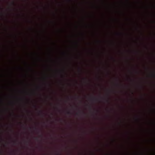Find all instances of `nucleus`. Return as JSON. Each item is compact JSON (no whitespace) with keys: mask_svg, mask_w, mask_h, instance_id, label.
<instances>
[{"mask_svg":"<svg viewBox=\"0 0 155 155\" xmlns=\"http://www.w3.org/2000/svg\"><path fill=\"white\" fill-rule=\"evenodd\" d=\"M57 155H59V153H57Z\"/></svg>","mask_w":155,"mask_h":155,"instance_id":"obj_8","label":"nucleus"},{"mask_svg":"<svg viewBox=\"0 0 155 155\" xmlns=\"http://www.w3.org/2000/svg\"><path fill=\"white\" fill-rule=\"evenodd\" d=\"M106 101L107 102H109V101L108 100H106Z\"/></svg>","mask_w":155,"mask_h":155,"instance_id":"obj_6","label":"nucleus"},{"mask_svg":"<svg viewBox=\"0 0 155 155\" xmlns=\"http://www.w3.org/2000/svg\"><path fill=\"white\" fill-rule=\"evenodd\" d=\"M91 100L92 101H96L97 100V98H94V97H93L91 99Z\"/></svg>","mask_w":155,"mask_h":155,"instance_id":"obj_2","label":"nucleus"},{"mask_svg":"<svg viewBox=\"0 0 155 155\" xmlns=\"http://www.w3.org/2000/svg\"><path fill=\"white\" fill-rule=\"evenodd\" d=\"M12 4L13 5H15V3H14V2H13L12 3Z\"/></svg>","mask_w":155,"mask_h":155,"instance_id":"obj_5","label":"nucleus"},{"mask_svg":"<svg viewBox=\"0 0 155 155\" xmlns=\"http://www.w3.org/2000/svg\"><path fill=\"white\" fill-rule=\"evenodd\" d=\"M76 43H77V46L78 45V42H77Z\"/></svg>","mask_w":155,"mask_h":155,"instance_id":"obj_9","label":"nucleus"},{"mask_svg":"<svg viewBox=\"0 0 155 155\" xmlns=\"http://www.w3.org/2000/svg\"><path fill=\"white\" fill-rule=\"evenodd\" d=\"M39 113H41V114H42L43 113V112L41 111L40 110H39Z\"/></svg>","mask_w":155,"mask_h":155,"instance_id":"obj_4","label":"nucleus"},{"mask_svg":"<svg viewBox=\"0 0 155 155\" xmlns=\"http://www.w3.org/2000/svg\"><path fill=\"white\" fill-rule=\"evenodd\" d=\"M151 77L153 78H155V73H152L151 75Z\"/></svg>","mask_w":155,"mask_h":155,"instance_id":"obj_1","label":"nucleus"},{"mask_svg":"<svg viewBox=\"0 0 155 155\" xmlns=\"http://www.w3.org/2000/svg\"><path fill=\"white\" fill-rule=\"evenodd\" d=\"M13 142L14 143H15V141H13Z\"/></svg>","mask_w":155,"mask_h":155,"instance_id":"obj_7","label":"nucleus"},{"mask_svg":"<svg viewBox=\"0 0 155 155\" xmlns=\"http://www.w3.org/2000/svg\"><path fill=\"white\" fill-rule=\"evenodd\" d=\"M67 114H71V112H70V111H68L67 112Z\"/></svg>","mask_w":155,"mask_h":155,"instance_id":"obj_3","label":"nucleus"}]
</instances>
